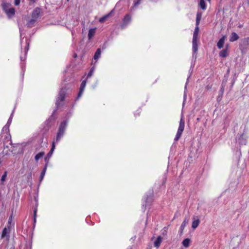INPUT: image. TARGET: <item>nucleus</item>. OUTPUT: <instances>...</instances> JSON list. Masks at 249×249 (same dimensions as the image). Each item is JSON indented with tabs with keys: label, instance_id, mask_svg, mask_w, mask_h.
<instances>
[{
	"label": "nucleus",
	"instance_id": "f257e3e1",
	"mask_svg": "<svg viewBox=\"0 0 249 249\" xmlns=\"http://www.w3.org/2000/svg\"><path fill=\"white\" fill-rule=\"evenodd\" d=\"M67 122L66 121H64L60 124L58 132L57 133L55 140L53 142L52 148L45 158V160L47 163L48 162L50 158L52 156L53 151L54 150L55 147V143L58 142L61 138L63 136L67 127Z\"/></svg>",
	"mask_w": 249,
	"mask_h": 249
},
{
	"label": "nucleus",
	"instance_id": "f03ea898",
	"mask_svg": "<svg viewBox=\"0 0 249 249\" xmlns=\"http://www.w3.org/2000/svg\"><path fill=\"white\" fill-rule=\"evenodd\" d=\"M185 126V122L182 117L180 119V122H179V127L177 131V133L176 134V136L175 138V141H178L180 138L182 133L184 130Z\"/></svg>",
	"mask_w": 249,
	"mask_h": 249
},
{
	"label": "nucleus",
	"instance_id": "7ed1b4c3",
	"mask_svg": "<svg viewBox=\"0 0 249 249\" xmlns=\"http://www.w3.org/2000/svg\"><path fill=\"white\" fill-rule=\"evenodd\" d=\"M66 93V89L65 88H62L60 90L59 94H58V97L56 100V106L57 107H59L61 105V102H63L65 97V95Z\"/></svg>",
	"mask_w": 249,
	"mask_h": 249
},
{
	"label": "nucleus",
	"instance_id": "20e7f679",
	"mask_svg": "<svg viewBox=\"0 0 249 249\" xmlns=\"http://www.w3.org/2000/svg\"><path fill=\"white\" fill-rule=\"evenodd\" d=\"M3 9L9 18H11L15 15V9L13 7H9L8 3L4 4L3 5Z\"/></svg>",
	"mask_w": 249,
	"mask_h": 249
},
{
	"label": "nucleus",
	"instance_id": "39448f33",
	"mask_svg": "<svg viewBox=\"0 0 249 249\" xmlns=\"http://www.w3.org/2000/svg\"><path fill=\"white\" fill-rule=\"evenodd\" d=\"M153 193L151 192L149 193V195H147L143 198V200L145 201V204H142V209L144 211L146 209V206L150 205L153 201Z\"/></svg>",
	"mask_w": 249,
	"mask_h": 249
},
{
	"label": "nucleus",
	"instance_id": "423d86ee",
	"mask_svg": "<svg viewBox=\"0 0 249 249\" xmlns=\"http://www.w3.org/2000/svg\"><path fill=\"white\" fill-rule=\"evenodd\" d=\"M40 10L39 8H36L32 12L31 18L37 21L40 16Z\"/></svg>",
	"mask_w": 249,
	"mask_h": 249
},
{
	"label": "nucleus",
	"instance_id": "0eeeda50",
	"mask_svg": "<svg viewBox=\"0 0 249 249\" xmlns=\"http://www.w3.org/2000/svg\"><path fill=\"white\" fill-rule=\"evenodd\" d=\"M131 17L129 15H126L124 18L122 28H124L131 21Z\"/></svg>",
	"mask_w": 249,
	"mask_h": 249
},
{
	"label": "nucleus",
	"instance_id": "6e6552de",
	"mask_svg": "<svg viewBox=\"0 0 249 249\" xmlns=\"http://www.w3.org/2000/svg\"><path fill=\"white\" fill-rule=\"evenodd\" d=\"M86 81L83 80L81 84V86L80 88L79 93L78 94L77 99H78L82 95L83 92L85 88L86 87Z\"/></svg>",
	"mask_w": 249,
	"mask_h": 249
},
{
	"label": "nucleus",
	"instance_id": "1a4fd4ad",
	"mask_svg": "<svg viewBox=\"0 0 249 249\" xmlns=\"http://www.w3.org/2000/svg\"><path fill=\"white\" fill-rule=\"evenodd\" d=\"M24 20L26 21V26L28 28H31L33 27L35 23L36 22V20L31 18L30 19L25 18Z\"/></svg>",
	"mask_w": 249,
	"mask_h": 249
},
{
	"label": "nucleus",
	"instance_id": "9d476101",
	"mask_svg": "<svg viewBox=\"0 0 249 249\" xmlns=\"http://www.w3.org/2000/svg\"><path fill=\"white\" fill-rule=\"evenodd\" d=\"M226 36H223L218 41L217 43V46L218 49H220L223 48Z\"/></svg>",
	"mask_w": 249,
	"mask_h": 249
},
{
	"label": "nucleus",
	"instance_id": "9b49d317",
	"mask_svg": "<svg viewBox=\"0 0 249 249\" xmlns=\"http://www.w3.org/2000/svg\"><path fill=\"white\" fill-rule=\"evenodd\" d=\"M229 48V45H227L226 46V48L222 51H221L219 53V56L221 57L225 58L228 55V50Z\"/></svg>",
	"mask_w": 249,
	"mask_h": 249
},
{
	"label": "nucleus",
	"instance_id": "f8f14e48",
	"mask_svg": "<svg viewBox=\"0 0 249 249\" xmlns=\"http://www.w3.org/2000/svg\"><path fill=\"white\" fill-rule=\"evenodd\" d=\"M238 38H239V36H238V35L235 32H232L230 36V41L231 42H234V41L238 40Z\"/></svg>",
	"mask_w": 249,
	"mask_h": 249
},
{
	"label": "nucleus",
	"instance_id": "ddd939ff",
	"mask_svg": "<svg viewBox=\"0 0 249 249\" xmlns=\"http://www.w3.org/2000/svg\"><path fill=\"white\" fill-rule=\"evenodd\" d=\"M96 28L90 29L88 33V38L89 39H91L95 34Z\"/></svg>",
	"mask_w": 249,
	"mask_h": 249
},
{
	"label": "nucleus",
	"instance_id": "4468645a",
	"mask_svg": "<svg viewBox=\"0 0 249 249\" xmlns=\"http://www.w3.org/2000/svg\"><path fill=\"white\" fill-rule=\"evenodd\" d=\"M193 44V51L194 53H196L198 50V45H197V40H193L192 42Z\"/></svg>",
	"mask_w": 249,
	"mask_h": 249
},
{
	"label": "nucleus",
	"instance_id": "2eb2a0df",
	"mask_svg": "<svg viewBox=\"0 0 249 249\" xmlns=\"http://www.w3.org/2000/svg\"><path fill=\"white\" fill-rule=\"evenodd\" d=\"M161 242L162 238L160 236H158L157 239L154 242L155 247H156L157 248H158L160 247Z\"/></svg>",
	"mask_w": 249,
	"mask_h": 249
},
{
	"label": "nucleus",
	"instance_id": "dca6fc26",
	"mask_svg": "<svg viewBox=\"0 0 249 249\" xmlns=\"http://www.w3.org/2000/svg\"><path fill=\"white\" fill-rule=\"evenodd\" d=\"M244 136L243 134L241 135L238 139V142L241 144H246L247 141L244 138Z\"/></svg>",
	"mask_w": 249,
	"mask_h": 249
},
{
	"label": "nucleus",
	"instance_id": "f3484780",
	"mask_svg": "<svg viewBox=\"0 0 249 249\" xmlns=\"http://www.w3.org/2000/svg\"><path fill=\"white\" fill-rule=\"evenodd\" d=\"M199 32V28L198 27V25H196L195 31L193 34V40H197V37H198V34Z\"/></svg>",
	"mask_w": 249,
	"mask_h": 249
},
{
	"label": "nucleus",
	"instance_id": "a211bd4d",
	"mask_svg": "<svg viewBox=\"0 0 249 249\" xmlns=\"http://www.w3.org/2000/svg\"><path fill=\"white\" fill-rule=\"evenodd\" d=\"M200 223V220L198 219H195L194 218V220L192 222V227L193 229H195L197 227Z\"/></svg>",
	"mask_w": 249,
	"mask_h": 249
},
{
	"label": "nucleus",
	"instance_id": "6ab92c4d",
	"mask_svg": "<svg viewBox=\"0 0 249 249\" xmlns=\"http://www.w3.org/2000/svg\"><path fill=\"white\" fill-rule=\"evenodd\" d=\"M183 246L185 248H188L190 246V239L189 238H186L182 242Z\"/></svg>",
	"mask_w": 249,
	"mask_h": 249
},
{
	"label": "nucleus",
	"instance_id": "aec40b11",
	"mask_svg": "<svg viewBox=\"0 0 249 249\" xmlns=\"http://www.w3.org/2000/svg\"><path fill=\"white\" fill-rule=\"evenodd\" d=\"M101 52L100 49H99V48L98 49L96 50V52H95V53L94 54V57H93L94 59L95 60H97L98 58H99L100 57V56H101Z\"/></svg>",
	"mask_w": 249,
	"mask_h": 249
},
{
	"label": "nucleus",
	"instance_id": "412c9836",
	"mask_svg": "<svg viewBox=\"0 0 249 249\" xmlns=\"http://www.w3.org/2000/svg\"><path fill=\"white\" fill-rule=\"evenodd\" d=\"M44 155V152H40L37 154L35 157V160L36 161H37L40 158H42Z\"/></svg>",
	"mask_w": 249,
	"mask_h": 249
},
{
	"label": "nucleus",
	"instance_id": "4be33fe9",
	"mask_svg": "<svg viewBox=\"0 0 249 249\" xmlns=\"http://www.w3.org/2000/svg\"><path fill=\"white\" fill-rule=\"evenodd\" d=\"M199 6L203 10L206 9V5L204 0H200L199 2Z\"/></svg>",
	"mask_w": 249,
	"mask_h": 249
},
{
	"label": "nucleus",
	"instance_id": "5701e85b",
	"mask_svg": "<svg viewBox=\"0 0 249 249\" xmlns=\"http://www.w3.org/2000/svg\"><path fill=\"white\" fill-rule=\"evenodd\" d=\"M141 0H134L133 5L131 8V10H133L135 8L138 6L141 3Z\"/></svg>",
	"mask_w": 249,
	"mask_h": 249
},
{
	"label": "nucleus",
	"instance_id": "b1692460",
	"mask_svg": "<svg viewBox=\"0 0 249 249\" xmlns=\"http://www.w3.org/2000/svg\"><path fill=\"white\" fill-rule=\"evenodd\" d=\"M47 170V165H45V166L44 167L43 170L42 171V172L41 173L40 176V180L41 181L43 178H44V177L45 175L46 172Z\"/></svg>",
	"mask_w": 249,
	"mask_h": 249
},
{
	"label": "nucleus",
	"instance_id": "393cba45",
	"mask_svg": "<svg viewBox=\"0 0 249 249\" xmlns=\"http://www.w3.org/2000/svg\"><path fill=\"white\" fill-rule=\"evenodd\" d=\"M110 14H107L102 18H101L99 21L100 22L103 23L109 17Z\"/></svg>",
	"mask_w": 249,
	"mask_h": 249
},
{
	"label": "nucleus",
	"instance_id": "a878e982",
	"mask_svg": "<svg viewBox=\"0 0 249 249\" xmlns=\"http://www.w3.org/2000/svg\"><path fill=\"white\" fill-rule=\"evenodd\" d=\"M8 228H5L3 231H2V234H1V238H4L6 236L7 233H8L9 232V230H8Z\"/></svg>",
	"mask_w": 249,
	"mask_h": 249
},
{
	"label": "nucleus",
	"instance_id": "bb28decb",
	"mask_svg": "<svg viewBox=\"0 0 249 249\" xmlns=\"http://www.w3.org/2000/svg\"><path fill=\"white\" fill-rule=\"evenodd\" d=\"M188 223V220H186V219H185L182 222V223L181 225V226L180 227V230L181 231H182L183 229H184L185 227L186 226V224Z\"/></svg>",
	"mask_w": 249,
	"mask_h": 249
},
{
	"label": "nucleus",
	"instance_id": "cd10ccee",
	"mask_svg": "<svg viewBox=\"0 0 249 249\" xmlns=\"http://www.w3.org/2000/svg\"><path fill=\"white\" fill-rule=\"evenodd\" d=\"M201 18V14L197 13L196 16V24L198 25L199 23Z\"/></svg>",
	"mask_w": 249,
	"mask_h": 249
},
{
	"label": "nucleus",
	"instance_id": "c85d7f7f",
	"mask_svg": "<svg viewBox=\"0 0 249 249\" xmlns=\"http://www.w3.org/2000/svg\"><path fill=\"white\" fill-rule=\"evenodd\" d=\"M11 222H12V216H10L9 218L8 222L7 224V228L8 229L10 228V227L11 225Z\"/></svg>",
	"mask_w": 249,
	"mask_h": 249
},
{
	"label": "nucleus",
	"instance_id": "c756f323",
	"mask_svg": "<svg viewBox=\"0 0 249 249\" xmlns=\"http://www.w3.org/2000/svg\"><path fill=\"white\" fill-rule=\"evenodd\" d=\"M93 72V68H92L90 69V71H89V72L88 74V76H87V78L90 77L92 75Z\"/></svg>",
	"mask_w": 249,
	"mask_h": 249
},
{
	"label": "nucleus",
	"instance_id": "7c9ffc66",
	"mask_svg": "<svg viewBox=\"0 0 249 249\" xmlns=\"http://www.w3.org/2000/svg\"><path fill=\"white\" fill-rule=\"evenodd\" d=\"M6 176H7V172H5L4 173V174L2 176L1 178V180L2 181H4L6 178Z\"/></svg>",
	"mask_w": 249,
	"mask_h": 249
},
{
	"label": "nucleus",
	"instance_id": "2f4dec72",
	"mask_svg": "<svg viewBox=\"0 0 249 249\" xmlns=\"http://www.w3.org/2000/svg\"><path fill=\"white\" fill-rule=\"evenodd\" d=\"M13 112L11 114V116H10V117L9 118V120H8V122H7V123L6 125H10V124H11V122H12V115H13Z\"/></svg>",
	"mask_w": 249,
	"mask_h": 249
},
{
	"label": "nucleus",
	"instance_id": "473e14b6",
	"mask_svg": "<svg viewBox=\"0 0 249 249\" xmlns=\"http://www.w3.org/2000/svg\"><path fill=\"white\" fill-rule=\"evenodd\" d=\"M9 125H5L2 128V131H9Z\"/></svg>",
	"mask_w": 249,
	"mask_h": 249
},
{
	"label": "nucleus",
	"instance_id": "72a5a7b5",
	"mask_svg": "<svg viewBox=\"0 0 249 249\" xmlns=\"http://www.w3.org/2000/svg\"><path fill=\"white\" fill-rule=\"evenodd\" d=\"M36 209H35L34 210V222H36Z\"/></svg>",
	"mask_w": 249,
	"mask_h": 249
},
{
	"label": "nucleus",
	"instance_id": "f704fd0d",
	"mask_svg": "<svg viewBox=\"0 0 249 249\" xmlns=\"http://www.w3.org/2000/svg\"><path fill=\"white\" fill-rule=\"evenodd\" d=\"M20 3V0H15V4L18 5Z\"/></svg>",
	"mask_w": 249,
	"mask_h": 249
},
{
	"label": "nucleus",
	"instance_id": "c9c22d12",
	"mask_svg": "<svg viewBox=\"0 0 249 249\" xmlns=\"http://www.w3.org/2000/svg\"><path fill=\"white\" fill-rule=\"evenodd\" d=\"M26 44H27V46H26V48H25V49H26V53H27V51H28V50L29 49V43L27 42V41H26Z\"/></svg>",
	"mask_w": 249,
	"mask_h": 249
},
{
	"label": "nucleus",
	"instance_id": "e433bc0d",
	"mask_svg": "<svg viewBox=\"0 0 249 249\" xmlns=\"http://www.w3.org/2000/svg\"><path fill=\"white\" fill-rule=\"evenodd\" d=\"M21 28H22L21 25L19 23V29L20 33V36H21V32H22Z\"/></svg>",
	"mask_w": 249,
	"mask_h": 249
},
{
	"label": "nucleus",
	"instance_id": "4c0bfd02",
	"mask_svg": "<svg viewBox=\"0 0 249 249\" xmlns=\"http://www.w3.org/2000/svg\"><path fill=\"white\" fill-rule=\"evenodd\" d=\"M20 59L21 61L24 60L25 59V57L20 56Z\"/></svg>",
	"mask_w": 249,
	"mask_h": 249
},
{
	"label": "nucleus",
	"instance_id": "58836bf2",
	"mask_svg": "<svg viewBox=\"0 0 249 249\" xmlns=\"http://www.w3.org/2000/svg\"><path fill=\"white\" fill-rule=\"evenodd\" d=\"M186 94L185 93L184 95V100L186 99Z\"/></svg>",
	"mask_w": 249,
	"mask_h": 249
},
{
	"label": "nucleus",
	"instance_id": "ea45409f",
	"mask_svg": "<svg viewBox=\"0 0 249 249\" xmlns=\"http://www.w3.org/2000/svg\"><path fill=\"white\" fill-rule=\"evenodd\" d=\"M74 57L75 58H76V57H77V54H74Z\"/></svg>",
	"mask_w": 249,
	"mask_h": 249
},
{
	"label": "nucleus",
	"instance_id": "a19ab883",
	"mask_svg": "<svg viewBox=\"0 0 249 249\" xmlns=\"http://www.w3.org/2000/svg\"><path fill=\"white\" fill-rule=\"evenodd\" d=\"M221 91H222V92H223L224 89H223V88H222L221 89Z\"/></svg>",
	"mask_w": 249,
	"mask_h": 249
},
{
	"label": "nucleus",
	"instance_id": "79ce46f5",
	"mask_svg": "<svg viewBox=\"0 0 249 249\" xmlns=\"http://www.w3.org/2000/svg\"><path fill=\"white\" fill-rule=\"evenodd\" d=\"M207 0L209 1H210L211 0Z\"/></svg>",
	"mask_w": 249,
	"mask_h": 249
}]
</instances>
